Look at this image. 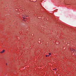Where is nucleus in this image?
I'll return each instance as SVG.
<instances>
[{
  "label": "nucleus",
  "mask_w": 76,
  "mask_h": 76,
  "mask_svg": "<svg viewBox=\"0 0 76 76\" xmlns=\"http://www.w3.org/2000/svg\"><path fill=\"white\" fill-rule=\"evenodd\" d=\"M24 16V17H27V16H26V15H25Z\"/></svg>",
  "instance_id": "7ed1b4c3"
},
{
  "label": "nucleus",
  "mask_w": 76,
  "mask_h": 76,
  "mask_svg": "<svg viewBox=\"0 0 76 76\" xmlns=\"http://www.w3.org/2000/svg\"><path fill=\"white\" fill-rule=\"evenodd\" d=\"M4 50H3L2 51H1V53H4Z\"/></svg>",
  "instance_id": "f257e3e1"
},
{
  "label": "nucleus",
  "mask_w": 76,
  "mask_h": 76,
  "mask_svg": "<svg viewBox=\"0 0 76 76\" xmlns=\"http://www.w3.org/2000/svg\"><path fill=\"white\" fill-rule=\"evenodd\" d=\"M45 56L46 57H48V55H46Z\"/></svg>",
  "instance_id": "f03ea898"
},
{
  "label": "nucleus",
  "mask_w": 76,
  "mask_h": 76,
  "mask_svg": "<svg viewBox=\"0 0 76 76\" xmlns=\"http://www.w3.org/2000/svg\"><path fill=\"white\" fill-rule=\"evenodd\" d=\"M6 65L7 66V64H6Z\"/></svg>",
  "instance_id": "423d86ee"
},
{
  "label": "nucleus",
  "mask_w": 76,
  "mask_h": 76,
  "mask_svg": "<svg viewBox=\"0 0 76 76\" xmlns=\"http://www.w3.org/2000/svg\"><path fill=\"white\" fill-rule=\"evenodd\" d=\"M23 19H25V18H24V17H23Z\"/></svg>",
  "instance_id": "39448f33"
},
{
  "label": "nucleus",
  "mask_w": 76,
  "mask_h": 76,
  "mask_svg": "<svg viewBox=\"0 0 76 76\" xmlns=\"http://www.w3.org/2000/svg\"><path fill=\"white\" fill-rule=\"evenodd\" d=\"M50 56V55H49L48 56V57H49Z\"/></svg>",
  "instance_id": "0eeeda50"
},
{
  "label": "nucleus",
  "mask_w": 76,
  "mask_h": 76,
  "mask_svg": "<svg viewBox=\"0 0 76 76\" xmlns=\"http://www.w3.org/2000/svg\"><path fill=\"white\" fill-rule=\"evenodd\" d=\"M49 55H51V53H49Z\"/></svg>",
  "instance_id": "20e7f679"
},
{
  "label": "nucleus",
  "mask_w": 76,
  "mask_h": 76,
  "mask_svg": "<svg viewBox=\"0 0 76 76\" xmlns=\"http://www.w3.org/2000/svg\"><path fill=\"white\" fill-rule=\"evenodd\" d=\"M74 51H75V50H74Z\"/></svg>",
  "instance_id": "6e6552de"
}]
</instances>
